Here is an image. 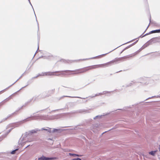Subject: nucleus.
Segmentation results:
<instances>
[{"mask_svg": "<svg viewBox=\"0 0 160 160\" xmlns=\"http://www.w3.org/2000/svg\"><path fill=\"white\" fill-rule=\"evenodd\" d=\"M122 61L121 58H116L114 60L111 61L109 62L106 63V65L107 67H108L112 64L113 63L115 62Z\"/></svg>", "mask_w": 160, "mask_h": 160, "instance_id": "obj_4", "label": "nucleus"}, {"mask_svg": "<svg viewBox=\"0 0 160 160\" xmlns=\"http://www.w3.org/2000/svg\"><path fill=\"white\" fill-rule=\"evenodd\" d=\"M9 99H6L4 100L3 101H2V102L3 104L4 103H5V102H6L8 101Z\"/></svg>", "mask_w": 160, "mask_h": 160, "instance_id": "obj_11", "label": "nucleus"}, {"mask_svg": "<svg viewBox=\"0 0 160 160\" xmlns=\"http://www.w3.org/2000/svg\"><path fill=\"white\" fill-rule=\"evenodd\" d=\"M155 30L156 33H160V29L158 30Z\"/></svg>", "mask_w": 160, "mask_h": 160, "instance_id": "obj_12", "label": "nucleus"}, {"mask_svg": "<svg viewBox=\"0 0 160 160\" xmlns=\"http://www.w3.org/2000/svg\"><path fill=\"white\" fill-rule=\"evenodd\" d=\"M106 54H102V55L93 57V58H92V59H97V58H102L104 56L106 55Z\"/></svg>", "mask_w": 160, "mask_h": 160, "instance_id": "obj_6", "label": "nucleus"}, {"mask_svg": "<svg viewBox=\"0 0 160 160\" xmlns=\"http://www.w3.org/2000/svg\"><path fill=\"white\" fill-rule=\"evenodd\" d=\"M156 152V151H152L150 152L149 154L153 156L155 155Z\"/></svg>", "mask_w": 160, "mask_h": 160, "instance_id": "obj_8", "label": "nucleus"}, {"mask_svg": "<svg viewBox=\"0 0 160 160\" xmlns=\"http://www.w3.org/2000/svg\"><path fill=\"white\" fill-rule=\"evenodd\" d=\"M42 129L43 130H44L47 131L48 132H51V128H48V129L43 128Z\"/></svg>", "mask_w": 160, "mask_h": 160, "instance_id": "obj_9", "label": "nucleus"}, {"mask_svg": "<svg viewBox=\"0 0 160 160\" xmlns=\"http://www.w3.org/2000/svg\"><path fill=\"white\" fill-rule=\"evenodd\" d=\"M72 160H81V159L80 158H77L73 159Z\"/></svg>", "mask_w": 160, "mask_h": 160, "instance_id": "obj_13", "label": "nucleus"}, {"mask_svg": "<svg viewBox=\"0 0 160 160\" xmlns=\"http://www.w3.org/2000/svg\"><path fill=\"white\" fill-rule=\"evenodd\" d=\"M69 154L71 156H79L78 155L76 154H72L71 153H69Z\"/></svg>", "mask_w": 160, "mask_h": 160, "instance_id": "obj_10", "label": "nucleus"}, {"mask_svg": "<svg viewBox=\"0 0 160 160\" xmlns=\"http://www.w3.org/2000/svg\"><path fill=\"white\" fill-rule=\"evenodd\" d=\"M88 71V70L87 67L79 69L75 71H72V72H70L69 73L76 72H75V73H80L86 72Z\"/></svg>", "mask_w": 160, "mask_h": 160, "instance_id": "obj_3", "label": "nucleus"}, {"mask_svg": "<svg viewBox=\"0 0 160 160\" xmlns=\"http://www.w3.org/2000/svg\"><path fill=\"white\" fill-rule=\"evenodd\" d=\"M1 92H0V94L1 93Z\"/></svg>", "mask_w": 160, "mask_h": 160, "instance_id": "obj_18", "label": "nucleus"}, {"mask_svg": "<svg viewBox=\"0 0 160 160\" xmlns=\"http://www.w3.org/2000/svg\"><path fill=\"white\" fill-rule=\"evenodd\" d=\"M105 67H107L106 65V63L101 64L89 66L88 67V70L89 71L92 69H95L101 68H104Z\"/></svg>", "mask_w": 160, "mask_h": 160, "instance_id": "obj_1", "label": "nucleus"}, {"mask_svg": "<svg viewBox=\"0 0 160 160\" xmlns=\"http://www.w3.org/2000/svg\"><path fill=\"white\" fill-rule=\"evenodd\" d=\"M17 150V149L15 150H14L13 151H12V152H11V153L12 154H13L15 153V151Z\"/></svg>", "mask_w": 160, "mask_h": 160, "instance_id": "obj_15", "label": "nucleus"}, {"mask_svg": "<svg viewBox=\"0 0 160 160\" xmlns=\"http://www.w3.org/2000/svg\"><path fill=\"white\" fill-rule=\"evenodd\" d=\"M72 71H71L70 70H64L63 71H56L55 72H47L46 73V75H56V74L58 73H68L69 72H72Z\"/></svg>", "mask_w": 160, "mask_h": 160, "instance_id": "obj_2", "label": "nucleus"}, {"mask_svg": "<svg viewBox=\"0 0 160 160\" xmlns=\"http://www.w3.org/2000/svg\"><path fill=\"white\" fill-rule=\"evenodd\" d=\"M126 48H125L124 49H123L121 52V53H122L125 49Z\"/></svg>", "mask_w": 160, "mask_h": 160, "instance_id": "obj_16", "label": "nucleus"}, {"mask_svg": "<svg viewBox=\"0 0 160 160\" xmlns=\"http://www.w3.org/2000/svg\"><path fill=\"white\" fill-rule=\"evenodd\" d=\"M132 56L131 55H129L126 56H125L122 57H121V59L122 60V61L127 59L128 58H130V57H131Z\"/></svg>", "mask_w": 160, "mask_h": 160, "instance_id": "obj_7", "label": "nucleus"}, {"mask_svg": "<svg viewBox=\"0 0 160 160\" xmlns=\"http://www.w3.org/2000/svg\"><path fill=\"white\" fill-rule=\"evenodd\" d=\"M53 158H46L45 157H42L38 158L39 160H52Z\"/></svg>", "mask_w": 160, "mask_h": 160, "instance_id": "obj_5", "label": "nucleus"}, {"mask_svg": "<svg viewBox=\"0 0 160 160\" xmlns=\"http://www.w3.org/2000/svg\"><path fill=\"white\" fill-rule=\"evenodd\" d=\"M155 30H153L150 32V33H155Z\"/></svg>", "mask_w": 160, "mask_h": 160, "instance_id": "obj_14", "label": "nucleus"}, {"mask_svg": "<svg viewBox=\"0 0 160 160\" xmlns=\"http://www.w3.org/2000/svg\"><path fill=\"white\" fill-rule=\"evenodd\" d=\"M159 151H160V148H159Z\"/></svg>", "mask_w": 160, "mask_h": 160, "instance_id": "obj_17", "label": "nucleus"}]
</instances>
